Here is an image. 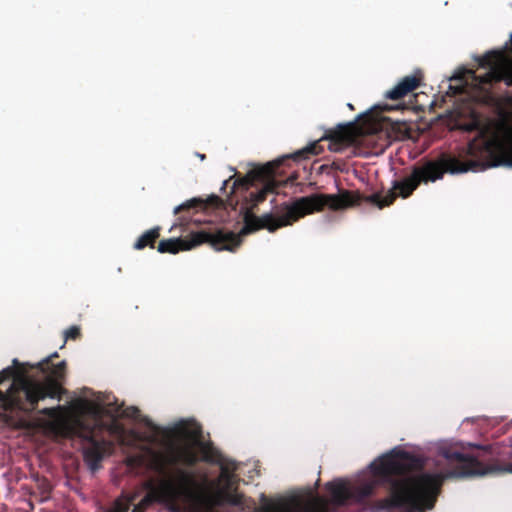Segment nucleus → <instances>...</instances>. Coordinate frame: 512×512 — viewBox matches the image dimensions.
I'll use <instances>...</instances> for the list:
<instances>
[{
  "label": "nucleus",
  "instance_id": "1",
  "mask_svg": "<svg viewBox=\"0 0 512 512\" xmlns=\"http://www.w3.org/2000/svg\"><path fill=\"white\" fill-rule=\"evenodd\" d=\"M172 436L181 442L172 445L167 455L158 454L153 469L160 476L156 483H149L148 493L134 505L132 512H144L154 502L184 503L200 512H219L224 505L240 506L243 495L237 491L236 476L226 467L221 468L219 485L199 481L195 474L177 465L193 467L199 461L212 462L215 449L205 441L202 426L195 421L182 420L171 429ZM135 496L118 498L110 512H128Z\"/></svg>",
  "mask_w": 512,
  "mask_h": 512
},
{
  "label": "nucleus",
  "instance_id": "2",
  "mask_svg": "<svg viewBox=\"0 0 512 512\" xmlns=\"http://www.w3.org/2000/svg\"><path fill=\"white\" fill-rule=\"evenodd\" d=\"M467 153L472 157L479 154L484 159L461 161L456 157L443 154L436 160H428L422 165L413 166L410 175L392 182V187L385 196L379 192L363 196L358 191L344 189L338 194L316 193L298 198L291 204L284 203L274 213L264 214L262 218L249 217L245 231L265 227L269 232H275L279 228L292 225L305 215L323 211L325 208L338 211L360 205L361 202L371 203L383 209L392 205L397 197L403 199L410 197L421 183L442 179L447 172L456 174L497 166L512 168V137L497 143L495 147L490 142L477 144L473 140L468 144Z\"/></svg>",
  "mask_w": 512,
  "mask_h": 512
},
{
  "label": "nucleus",
  "instance_id": "3",
  "mask_svg": "<svg viewBox=\"0 0 512 512\" xmlns=\"http://www.w3.org/2000/svg\"><path fill=\"white\" fill-rule=\"evenodd\" d=\"M440 455L447 461L448 467L436 474L411 475L423 468V462L408 452H391L372 462L370 469L377 482L390 488V495L376 500L373 510L425 512L435 506L445 479L483 476L492 472L512 474V461L484 465L476 457L450 448L442 449Z\"/></svg>",
  "mask_w": 512,
  "mask_h": 512
},
{
  "label": "nucleus",
  "instance_id": "4",
  "mask_svg": "<svg viewBox=\"0 0 512 512\" xmlns=\"http://www.w3.org/2000/svg\"><path fill=\"white\" fill-rule=\"evenodd\" d=\"M440 455L447 461L448 467L436 474L411 475L423 468V462L408 452H391L372 462L370 469L377 482L390 488V495L376 500L373 510L425 512L435 506L445 479L483 476L492 472L512 474V461L484 465L476 457L450 448L442 449Z\"/></svg>",
  "mask_w": 512,
  "mask_h": 512
},
{
  "label": "nucleus",
  "instance_id": "5",
  "mask_svg": "<svg viewBox=\"0 0 512 512\" xmlns=\"http://www.w3.org/2000/svg\"><path fill=\"white\" fill-rule=\"evenodd\" d=\"M57 352L44 358L36 365L20 364L13 360L17 370L7 367L0 373V383L10 378L13 382L6 393L0 390V402L5 410L31 414L36 411L39 401L46 398L61 400L67 390L64 384L67 377V362L58 363Z\"/></svg>",
  "mask_w": 512,
  "mask_h": 512
},
{
  "label": "nucleus",
  "instance_id": "6",
  "mask_svg": "<svg viewBox=\"0 0 512 512\" xmlns=\"http://www.w3.org/2000/svg\"><path fill=\"white\" fill-rule=\"evenodd\" d=\"M263 216L264 215L258 217L247 209L244 215V226L239 234L218 228L201 230L191 233L189 239L170 238L161 240L157 246V250L160 253L176 254L180 251L191 250L196 246L206 243L217 251L227 250L233 252L242 242L241 235H247L260 229H266L265 227H260L255 230L245 231L249 217L262 218Z\"/></svg>",
  "mask_w": 512,
  "mask_h": 512
},
{
  "label": "nucleus",
  "instance_id": "7",
  "mask_svg": "<svg viewBox=\"0 0 512 512\" xmlns=\"http://www.w3.org/2000/svg\"><path fill=\"white\" fill-rule=\"evenodd\" d=\"M284 159L268 162L250 170L245 177L236 179L233 183V191L247 192L245 197L251 202V209L263 202L269 193H274L278 188L275 179L276 170Z\"/></svg>",
  "mask_w": 512,
  "mask_h": 512
},
{
  "label": "nucleus",
  "instance_id": "8",
  "mask_svg": "<svg viewBox=\"0 0 512 512\" xmlns=\"http://www.w3.org/2000/svg\"><path fill=\"white\" fill-rule=\"evenodd\" d=\"M361 134L362 129L355 122L338 125L336 129L327 131L320 140L309 144L286 158L301 161L310 158V156L319 155L324 150L323 146L320 145V142L323 140L329 141L328 148L330 151L339 153L350 146H354Z\"/></svg>",
  "mask_w": 512,
  "mask_h": 512
},
{
  "label": "nucleus",
  "instance_id": "9",
  "mask_svg": "<svg viewBox=\"0 0 512 512\" xmlns=\"http://www.w3.org/2000/svg\"><path fill=\"white\" fill-rule=\"evenodd\" d=\"M480 68L487 71L478 77L480 84L491 85L503 82L508 87L512 86V34L510 46L502 50H492L476 59Z\"/></svg>",
  "mask_w": 512,
  "mask_h": 512
},
{
  "label": "nucleus",
  "instance_id": "10",
  "mask_svg": "<svg viewBox=\"0 0 512 512\" xmlns=\"http://www.w3.org/2000/svg\"><path fill=\"white\" fill-rule=\"evenodd\" d=\"M77 428L78 436L85 442L82 450L83 460L88 469L95 473L102 467L101 462L105 456L111 453L113 444L104 437H99L102 429L96 423L93 426H87L79 421Z\"/></svg>",
  "mask_w": 512,
  "mask_h": 512
},
{
  "label": "nucleus",
  "instance_id": "11",
  "mask_svg": "<svg viewBox=\"0 0 512 512\" xmlns=\"http://www.w3.org/2000/svg\"><path fill=\"white\" fill-rule=\"evenodd\" d=\"M421 80V74L405 76L395 87L387 91L385 96L391 100H399L417 89L420 86Z\"/></svg>",
  "mask_w": 512,
  "mask_h": 512
},
{
  "label": "nucleus",
  "instance_id": "12",
  "mask_svg": "<svg viewBox=\"0 0 512 512\" xmlns=\"http://www.w3.org/2000/svg\"><path fill=\"white\" fill-rule=\"evenodd\" d=\"M326 489L331 495L332 503L335 505L343 506L351 500V487L341 480L328 482Z\"/></svg>",
  "mask_w": 512,
  "mask_h": 512
},
{
  "label": "nucleus",
  "instance_id": "13",
  "mask_svg": "<svg viewBox=\"0 0 512 512\" xmlns=\"http://www.w3.org/2000/svg\"><path fill=\"white\" fill-rule=\"evenodd\" d=\"M223 206V200L216 196L212 195L209 198H207L205 201L199 198H193L191 200H188L187 202L177 206L174 208V214H179L182 211L189 210L191 208H219Z\"/></svg>",
  "mask_w": 512,
  "mask_h": 512
},
{
  "label": "nucleus",
  "instance_id": "14",
  "mask_svg": "<svg viewBox=\"0 0 512 512\" xmlns=\"http://www.w3.org/2000/svg\"><path fill=\"white\" fill-rule=\"evenodd\" d=\"M490 454L495 457L494 464H504L512 461V443L496 444L488 447Z\"/></svg>",
  "mask_w": 512,
  "mask_h": 512
},
{
  "label": "nucleus",
  "instance_id": "15",
  "mask_svg": "<svg viewBox=\"0 0 512 512\" xmlns=\"http://www.w3.org/2000/svg\"><path fill=\"white\" fill-rule=\"evenodd\" d=\"M160 236V227H154L145 231L134 243L133 247L136 250H142L146 247L154 248L156 240Z\"/></svg>",
  "mask_w": 512,
  "mask_h": 512
},
{
  "label": "nucleus",
  "instance_id": "16",
  "mask_svg": "<svg viewBox=\"0 0 512 512\" xmlns=\"http://www.w3.org/2000/svg\"><path fill=\"white\" fill-rule=\"evenodd\" d=\"M374 489L375 485L373 483H366L359 487L351 488V501H354L355 503L358 504L363 503L368 497H370L373 494Z\"/></svg>",
  "mask_w": 512,
  "mask_h": 512
},
{
  "label": "nucleus",
  "instance_id": "17",
  "mask_svg": "<svg viewBox=\"0 0 512 512\" xmlns=\"http://www.w3.org/2000/svg\"><path fill=\"white\" fill-rule=\"evenodd\" d=\"M305 512H328L327 501L321 497H314L305 505Z\"/></svg>",
  "mask_w": 512,
  "mask_h": 512
},
{
  "label": "nucleus",
  "instance_id": "18",
  "mask_svg": "<svg viewBox=\"0 0 512 512\" xmlns=\"http://www.w3.org/2000/svg\"><path fill=\"white\" fill-rule=\"evenodd\" d=\"M259 512H296V511L286 504L267 503L259 509Z\"/></svg>",
  "mask_w": 512,
  "mask_h": 512
},
{
  "label": "nucleus",
  "instance_id": "19",
  "mask_svg": "<svg viewBox=\"0 0 512 512\" xmlns=\"http://www.w3.org/2000/svg\"><path fill=\"white\" fill-rule=\"evenodd\" d=\"M81 336V330L78 326H71L69 327L65 333L64 338L66 342L67 340H77Z\"/></svg>",
  "mask_w": 512,
  "mask_h": 512
},
{
  "label": "nucleus",
  "instance_id": "20",
  "mask_svg": "<svg viewBox=\"0 0 512 512\" xmlns=\"http://www.w3.org/2000/svg\"><path fill=\"white\" fill-rule=\"evenodd\" d=\"M62 410L61 406L57 407H46L38 411L40 415L47 416L49 418H56L58 417L60 411Z\"/></svg>",
  "mask_w": 512,
  "mask_h": 512
},
{
  "label": "nucleus",
  "instance_id": "21",
  "mask_svg": "<svg viewBox=\"0 0 512 512\" xmlns=\"http://www.w3.org/2000/svg\"><path fill=\"white\" fill-rule=\"evenodd\" d=\"M139 413V409L137 407H129L123 412V416L126 417H136Z\"/></svg>",
  "mask_w": 512,
  "mask_h": 512
},
{
  "label": "nucleus",
  "instance_id": "22",
  "mask_svg": "<svg viewBox=\"0 0 512 512\" xmlns=\"http://www.w3.org/2000/svg\"><path fill=\"white\" fill-rule=\"evenodd\" d=\"M506 102H507L508 106L510 107V109L512 110V96H509V97L507 98V101H506Z\"/></svg>",
  "mask_w": 512,
  "mask_h": 512
},
{
  "label": "nucleus",
  "instance_id": "23",
  "mask_svg": "<svg viewBox=\"0 0 512 512\" xmlns=\"http://www.w3.org/2000/svg\"><path fill=\"white\" fill-rule=\"evenodd\" d=\"M347 107H348L350 110H354V106H353V104H351V103H348V104H347Z\"/></svg>",
  "mask_w": 512,
  "mask_h": 512
},
{
  "label": "nucleus",
  "instance_id": "24",
  "mask_svg": "<svg viewBox=\"0 0 512 512\" xmlns=\"http://www.w3.org/2000/svg\"><path fill=\"white\" fill-rule=\"evenodd\" d=\"M201 160H204L206 158L205 154H198Z\"/></svg>",
  "mask_w": 512,
  "mask_h": 512
},
{
  "label": "nucleus",
  "instance_id": "25",
  "mask_svg": "<svg viewBox=\"0 0 512 512\" xmlns=\"http://www.w3.org/2000/svg\"><path fill=\"white\" fill-rule=\"evenodd\" d=\"M385 109H386V110H391V109H394V108H393V107H390V106H388V105H385Z\"/></svg>",
  "mask_w": 512,
  "mask_h": 512
}]
</instances>
